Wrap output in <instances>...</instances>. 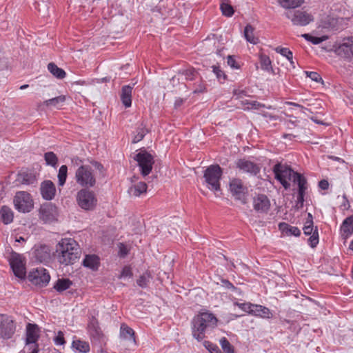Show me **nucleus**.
Instances as JSON below:
<instances>
[{"label":"nucleus","instance_id":"nucleus-48","mask_svg":"<svg viewBox=\"0 0 353 353\" xmlns=\"http://www.w3.org/2000/svg\"><path fill=\"white\" fill-rule=\"evenodd\" d=\"M220 344L221 345V347L225 353H233L234 352V348L232 345L230 343L228 340L223 337L220 340Z\"/></svg>","mask_w":353,"mask_h":353},{"label":"nucleus","instance_id":"nucleus-45","mask_svg":"<svg viewBox=\"0 0 353 353\" xmlns=\"http://www.w3.org/2000/svg\"><path fill=\"white\" fill-rule=\"evenodd\" d=\"M220 8L222 14L225 17H230L234 14V9L232 6L228 3L223 2L221 4Z\"/></svg>","mask_w":353,"mask_h":353},{"label":"nucleus","instance_id":"nucleus-3","mask_svg":"<svg viewBox=\"0 0 353 353\" xmlns=\"http://www.w3.org/2000/svg\"><path fill=\"white\" fill-rule=\"evenodd\" d=\"M273 172L275 174V178L281 183L285 190L290 188L289 181L292 180L294 183L298 185L296 180L299 179V176H300L301 179H306L301 174L294 171L286 164L276 163L273 167Z\"/></svg>","mask_w":353,"mask_h":353},{"label":"nucleus","instance_id":"nucleus-59","mask_svg":"<svg viewBox=\"0 0 353 353\" xmlns=\"http://www.w3.org/2000/svg\"><path fill=\"white\" fill-rule=\"evenodd\" d=\"M234 94L236 97L237 99L243 100L244 97L246 96V92L241 90H234Z\"/></svg>","mask_w":353,"mask_h":353},{"label":"nucleus","instance_id":"nucleus-22","mask_svg":"<svg viewBox=\"0 0 353 353\" xmlns=\"http://www.w3.org/2000/svg\"><path fill=\"white\" fill-rule=\"evenodd\" d=\"M298 181V194L296 203V208L297 209L302 208L305 201V196L306 190H307V179H301L300 176L296 180Z\"/></svg>","mask_w":353,"mask_h":353},{"label":"nucleus","instance_id":"nucleus-2","mask_svg":"<svg viewBox=\"0 0 353 353\" xmlns=\"http://www.w3.org/2000/svg\"><path fill=\"white\" fill-rule=\"evenodd\" d=\"M80 247L73 239H62L56 245L57 259L61 264H74L80 257Z\"/></svg>","mask_w":353,"mask_h":353},{"label":"nucleus","instance_id":"nucleus-55","mask_svg":"<svg viewBox=\"0 0 353 353\" xmlns=\"http://www.w3.org/2000/svg\"><path fill=\"white\" fill-rule=\"evenodd\" d=\"M195 88L193 90V93H202L205 91V86L201 80H199L196 83L194 84Z\"/></svg>","mask_w":353,"mask_h":353},{"label":"nucleus","instance_id":"nucleus-32","mask_svg":"<svg viewBox=\"0 0 353 353\" xmlns=\"http://www.w3.org/2000/svg\"><path fill=\"white\" fill-rule=\"evenodd\" d=\"M72 284V281L69 279H59L54 283V288L59 293H61L63 291L70 289Z\"/></svg>","mask_w":353,"mask_h":353},{"label":"nucleus","instance_id":"nucleus-40","mask_svg":"<svg viewBox=\"0 0 353 353\" xmlns=\"http://www.w3.org/2000/svg\"><path fill=\"white\" fill-rule=\"evenodd\" d=\"M151 278V274L149 272H145L139 276V278L137 281V283L139 287L142 288H147L148 284Z\"/></svg>","mask_w":353,"mask_h":353},{"label":"nucleus","instance_id":"nucleus-44","mask_svg":"<svg viewBox=\"0 0 353 353\" xmlns=\"http://www.w3.org/2000/svg\"><path fill=\"white\" fill-rule=\"evenodd\" d=\"M65 101V97L63 95H60L59 97L46 100L44 101V104L46 106H57L59 104L63 103Z\"/></svg>","mask_w":353,"mask_h":353},{"label":"nucleus","instance_id":"nucleus-4","mask_svg":"<svg viewBox=\"0 0 353 353\" xmlns=\"http://www.w3.org/2000/svg\"><path fill=\"white\" fill-rule=\"evenodd\" d=\"M223 174L221 168L216 164L208 166L205 172L203 177L208 188L212 191L220 190V180Z\"/></svg>","mask_w":353,"mask_h":353},{"label":"nucleus","instance_id":"nucleus-56","mask_svg":"<svg viewBox=\"0 0 353 353\" xmlns=\"http://www.w3.org/2000/svg\"><path fill=\"white\" fill-rule=\"evenodd\" d=\"M119 256L120 257L124 258L128 255L129 250L128 249L127 246L125 244H123V243H120L119 244Z\"/></svg>","mask_w":353,"mask_h":353},{"label":"nucleus","instance_id":"nucleus-54","mask_svg":"<svg viewBox=\"0 0 353 353\" xmlns=\"http://www.w3.org/2000/svg\"><path fill=\"white\" fill-rule=\"evenodd\" d=\"M63 336V333L61 331H59L57 335L54 339V343L57 345H64L65 341Z\"/></svg>","mask_w":353,"mask_h":353},{"label":"nucleus","instance_id":"nucleus-39","mask_svg":"<svg viewBox=\"0 0 353 353\" xmlns=\"http://www.w3.org/2000/svg\"><path fill=\"white\" fill-rule=\"evenodd\" d=\"M68 176V167L65 165H63L60 167L58 172V180H59V185L60 186H63L67 179Z\"/></svg>","mask_w":353,"mask_h":353},{"label":"nucleus","instance_id":"nucleus-52","mask_svg":"<svg viewBox=\"0 0 353 353\" xmlns=\"http://www.w3.org/2000/svg\"><path fill=\"white\" fill-rule=\"evenodd\" d=\"M133 274L132 272V269L130 266H124L122 269V271L121 272V275L119 276V278H131Z\"/></svg>","mask_w":353,"mask_h":353},{"label":"nucleus","instance_id":"nucleus-19","mask_svg":"<svg viewBox=\"0 0 353 353\" xmlns=\"http://www.w3.org/2000/svg\"><path fill=\"white\" fill-rule=\"evenodd\" d=\"M40 192L43 199L51 201L56 194L55 185L52 181L46 180L41 183Z\"/></svg>","mask_w":353,"mask_h":353},{"label":"nucleus","instance_id":"nucleus-61","mask_svg":"<svg viewBox=\"0 0 353 353\" xmlns=\"http://www.w3.org/2000/svg\"><path fill=\"white\" fill-rule=\"evenodd\" d=\"M92 163L98 170L101 171L103 170V165L101 163L97 161H93Z\"/></svg>","mask_w":353,"mask_h":353},{"label":"nucleus","instance_id":"nucleus-42","mask_svg":"<svg viewBox=\"0 0 353 353\" xmlns=\"http://www.w3.org/2000/svg\"><path fill=\"white\" fill-rule=\"evenodd\" d=\"M281 5L286 8H294L301 6L303 0H279Z\"/></svg>","mask_w":353,"mask_h":353},{"label":"nucleus","instance_id":"nucleus-16","mask_svg":"<svg viewBox=\"0 0 353 353\" xmlns=\"http://www.w3.org/2000/svg\"><path fill=\"white\" fill-rule=\"evenodd\" d=\"M236 167L243 172L253 176L257 175L261 171V168L258 164L245 159H238L236 161Z\"/></svg>","mask_w":353,"mask_h":353},{"label":"nucleus","instance_id":"nucleus-10","mask_svg":"<svg viewBox=\"0 0 353 353\" xmlns=\"http://www.w3.org/2000/svg\"><path fill=\"white\" fill-rule=\"evenodd\" d=\"M15 208L23 213L29 212L33 208V202L31 196L26 192H19L14 198Z\"/></svg>","mask_w":353,"mask_h":353},{"label":"nucleus","instance_id":"nucleus-43","mask_svg":"<svg viewBox=\"0 0 353 353\" xmlns=\"http://www.w3.org/2000/svg\"><path fill=\"white\" fill-rule=\"evenodd\" d=\"M260 63L262 70L268 72L272 70L271 61L267 55H261L260 57Z\"/></svg>","mask_w":353,"mask_h":353},{"label":"nucleus","instance_id":"nucleus-57","mask_svg":"<svg viewBox=\"0 0 353 353\" xmlns=\"http://www.w3.org/2000/svg\"><path fill=\"white\" fill-rule=\"evenodd\" d=\"M307 77L315 82L323 81L321 75L316 72H306Z\"/></svg>","mask_w":353,"mask_h":353},{"label":"nucleus","instance_id":"nucleus-64","mask_svg":"<svg viewBox=\"0 0 353 353\" xmlns=\"http://www.w3.org/2000/svg\"><path fill=\"white\" fill-rule=\"evenodd\" d=\"M39 344H34L33 349L30 353H39Z\"/></svg>","mask_w":353,"mask_h":353},{"label":"nucleus","instance_id":"nucleus-26","mask_svg":"<svg viewBox=\"0 0 353 353\" xmlns=\"http://www.w3.org/2000/svg\"><path fill=\"white\" fill-rule=\"evenodd\" d=\"M132 86L129 85L122 87L121 92V100L125 108H129L132 105Z\"/></svg>","mask_w":353,"mask_h":353},{"label":"nucleus","instance_id":"nucleus-24","mask_svg":"<svg viewBox=\"0 0 353 353\" xmlns=\"http://www.w3.org/2000/svg\"><path fill=\"white\" fill-rule=\"evenodd\" d=\"M341 232L344 238H348L353 234V215L345 219L341 225Z\"/></svg>","mask_w":353,"mask_h":353},{"label":"nucleus","instance_id":"nucleus-25","mask_svg":"<svg viewBox=\"0 0 353 353\" xmlns=\"http://www.w3.org/2000/svg\"><path fill=\"white\" fill-rule=\"evenodd\" d=\"M251 314L265 319H270L272 317V313L270 310L261 305L254 304Z\"/></svg>","mask_w":353,"mask_h":353},{"label":"nucleus","instance_id":"nucleus-41","mask_svg":"<svg viewBox=\"0 0 353 353\" xmlns=\"http://www.w3.org/2000/svg\"><path fill=\"white\" fill-rule=\"evenodd\" d=\"M148 132V130L144 126L141 125L137 128L136 134L132 139V143H137L141 141Z\"/></svg>","mask_w":353,"mask_h":353},{"label":"nucleus","instance_id":"nucleus-14","mask_svg":"<svg viewBox=\"0 0 353 353\" xmlns=\"http://www.w3.org/2000/svg\"><path fill=\"white\" fill-rule=\"evenodd\" d=\"M88 332L92 345L102 349L106 344V337L97 323H92L88 325Z\"/></svg>","mask_w":353,"mask_h":353},{"label":"nucleus","instance_id":"nucleus-15","mask_svg":"<svg viewBox=\"0 0 353 353\" xmlns=\"http://www.w3.org/2000/svg\"><path fill=\"white\" fill-rule=\"evenodd\" d=\"M15 332V325L12 319L6 315L0 316V337L10 339Z\"/></svg>","mask_w":353,"mask_h":353},{"label":"nucleus","instance_id":"nucleus-1","mask_svg":"<svg viewBox=\"0 0 353 353\" xmlns=\"http://www.w3.org/2000/svg\"><path fill=\"white\" fill-rule=\"evenodd\" d=\"M217 322L218 319L214 314L209 311L200 312L191 321L192 336L198 341H201L207 332L216 327Z\"/></svg>","mask_w":353,"mask_h":353},{"label":"nucleus","instance_id":"nucleus-20","mask_svg":"<svg viewBox=\"0 0 353 353\" xmlns=\"http://www.w3.org/2000/svg\"><path fill=\"white\" fill-rule=\"evenodd\" d=\"M303 230L305 235H311L308 239V243L310 247L312 248H316L319 241L317 227H315L314 229V224L310 225L309 223H305Z\"/></svg>","mask_w":353,"mask_h":353},{"label":"nucleus","instance_id":"nucleus-27","mask_svg":"<svg viewBox=\"0 0 353 353\" xmlns=\"http://www.w3.org/2000/svg\"><path fill=\"white\" fill-rule=\"evenodd\" d=\"M17 181L23 185H32L37 181L34 174L29 172H21L17 175Z\"/></svg>","mask_w":353,"mask_h":353},{"label":"nucleus","instance_id":"nucleus-23","mask_svg":"<svg viewBox=\"0 0 353 353\" xmlns=\"http://www.w3.org/2000/svg\"><path fill=\"white\" fill-rule=\"evenodd\" d=\"M82 265L92 270H97L100 265V259L96 254H87L82 261Z\"/></svg>","mask_w":353,"mask_h":353},{"label":"nucleus","instance_id":"nucleus-6","mask_svg":"<svg viewBox=\"0 0 353 353\" xmlns=\"http://www.w3.org/2000/svg\"><path fill=\"white\" fill-rule=\"evenodd\" d=\"M77 201L79 207L85 210H92L97 204L94 193L87 189H82L78 192Z\"/></svg>","mask_w":353,"mask_h":353},{"label":"nucleus","instance_id":"nucleus-49","mask_svg":"<svg viewBox=\"0 0 353 353\" xmlns=\"http://www.w3.org/2000/svg\"><path fill=\"white\" fill-rule=\"evenodd\" d=\"M301 36L305 40H307L308 41H310L311 43H312L313 44H315V45H317V44H319V43H322L326 39L325 37H317L312 36V35H310L309 34H303Z\"/></svg>","mask_w":353,"mask_h":353},{"label":"nucleus","instance_id":"nucleus-33","mask_svg":"<svg viewBox=\"0 0 353 353\" xmlns=\"http://www.w3.org/2000/svg\"><path fill=\"white\" fill-rule=\"evenodd\" d=\"M279 230L285 232L288 235H293L295 236H299L301 234V230L295 226H292L286 223H280L279 225Z\"/></svg>","mask_w":353,"mask_h":353},{"label":"nucleus","instance_id":"nucleus-36","mask_svg":"<svg viewBox=\"0 0 353 353\" xmlns=\"http://www.w3.org/2000/svg\"><path fill=\"white\" fill-rule=\"evenodd\" d=\"M72 346L79 352L88 353L90 352V345L86 341L74 340L72 343Z\"/></svg>","mask_w":353,"mask_h":353},{"label":"nucleus","instance_id":"nucleus-60","mask_svg":"<svg viewBox=\"0 0 353 353\" xmlns=\"http://www.w3.org/2000/svg\"><path fill=\"white\" fill-rule=\"evenodd\" d=\"M319 186L321 189L325 190L329 188V183L327 180L323 179L319 181Z\"/></svg>","mask_w":353,"mask_h":353},{"label":"nucleus","instance_id":"nucleus-35","mask_svg":"<svg viewBox=\"0 0 353 353\" xmlns=\"http://www.w3.org/2000/svg\"><path fill=\"white\" fill-rule=\"evenodd\" d=\"M254 28L251 25L248 24L244 29V37L247 41L252 44H256L259 43V39L254 37Z\"/></svg>","mask_w":353,"mask_h":353},{"label":"nucleus","instance_id":"nucleus-47","mask_svg":"<svg viewBox=\"0 0 353 353\" xmlns=\"http://www.w3.org/2000/svg\"><path fill=\"white\" fill-rule=\"evenodd\" d=\"M243 105H248V109H255L258 110L261 107H264L263 104L260 103L256 101H250L248 99H243L241 101Z\"/></svg>","mask_w":353,"mask_h":353},{"label":"nucleus","instance_id":"nucleus-18","mask_svg":"<svg viewBox=\"0 0 353 353\" xmlns=\"http://www.w3.org/2000/svg\"><path fill=\"white\" fill-rule=\"evenodd\" d=\"M254 210L259 213H266L270 208V201L265 194H259L253 198Z\"/></svg>","mask_w":353,"mask_h":353},{"label":"nucleus","instance_id":"nucleus-31","mask_svg":"<svg viewBox=\"0 0 353 353\" xmlns=\"http://www.w3.org/2000/svg\"><path fill=\"white\" fill-rule=\"evenodd\" d=\"M197 71L193 68H189L188 69H181L178 72L179 77H183L181 80L185 81H193L196 80L198 76Z\"/></svg>","mask_w":353,"mask_h":353},{"label":"nucleus","instance_id":"nucleus-8","mask_svg":"<svg viewBox=\"0 0 353 353\" xmlns=\"http://www.w3.org/2000/svg\"><path fill=\"white\" fill-rule=\"evenodd\" d=\"M335 53L346 61H353V37L344 38L335 48Z\"/></svg>","mask_w":353,"mask_h":353},{"label":"nucleus","instance_id":"nucleus-21","mask_svg":"<svg viewBox=\"0 0 353 353\" xmlns=\"http://www.w3.org/2000/svg\"><path fill=\"white\" fill-rule=\"evenodd\" d=\"M39 327L37 324L28 323L26 326V345L38 344Z\"/></svg>","mask_w":353,"mask_h":353},{"label":"nucleus","instance_id":"nucleus-51","mask_svg":"<svg viewBox=\"0 0 353 353\" xmlns=\"http://www.w3.org/2000/svg\"><path fill=\"white\" fill-rule=\"evenodd\" d=\"M205 346L210 353H221V350L216 345L213 344L209 341L205 342Z\"/></svg>","mask_w":353,"mask_h":353},{"label":"nucleus","instance_id":"nucleus-9","mask_svg":"<svg viewBox=\"0 0 353 353\" xmlns=\"http://www.w3.org/2000/svg\"><path fill=\"white\" fill-rule=\"evenodd\" d=\"M134 160L137 161L141 169V173L143 176L148 175L152 169L154 163L153 157L145 150L141 151L134 157Z\"/></svg>","mask_w":353,"mask_h":353},{"label":"nucleus","instance_id":"nucleus-63","mask_svg":"<svg viewBox=\"0 0 353 353\" xmlns=\"http://www.w3.org/2000/svg\"><path fill=\"white\" fill-rule=\"evenodd\" d=\"M305 223H309L310 225L314 224L313 216L311 213L307 214V218Z\"/></svg>","mask_w":353,"mask_h":353},{"label":"nucleus","instance_id":"nucleus-5","mask_svg":"<svg viewBox=\"0 0 353 353\" xmlns=\"http://www.w3.org/2000/svg\"><path fill=\"white\" fill-rule=\"evenodd\" d=\"M77 183L82 187L92 188L96 183V179L91 168L88 165H81L76 171Z\"/></svg>","mask_w":353,"mask_h":353},{"label":"nucleus","instance_id":"nucleus-38","mask_svg":"<svg viewBox=\"0 0 353 353\" xmlns=\"http://www.w3.org/2000/svg\"><path fill=\"white\" fill-rule=\"evenodd\" d=\"M44 159L48 165L55 168L57 165L58 158L53 152H47L44 154Z\"/></svg>","mask_w":353,"mask_h":353},{"label":"nucleus","instance_id":"nucleus-53","mask_svg":"<svg viewBox=\"0 0 353 353\" xmlns=\"http://www.w3.org/2000/svg\"><path fill=\"white\" fill-rule=\"evenodd\" d=\"M221 285L225 289L230 290L232 292L236 291L238 289L232 283L227 279H221Z\"/></svg>","mask_w":353,"mask_h":353},{"label":"nucleus","instance_id":"nucleus-28","mask_svg":"<svg viewBox=\"0 0 353 353\" xmlns=\"http://www.w3.org/2000/svg\"><path fill=\"white\" fill-rule=\"evenodd\" d=\"M147 191V184L145 182H139L132 185L128 189V193L133 196H139Z\"/></svg>","mask_w":353,"mask_h":353},{"label":"nucleus","instance_id":"nucleus-50","mask_svg":"<svg viewBox=\"0 0 353 353\" xmlns=\"http://www.w3.org/2000/svg\"><path fill=\"white\" fill-rule=\"evenodd\" d=\"M234 305H237L243 311L248 312L250 314H251V310H252V306L254 305V304L250 303H240L238 302L234 303Z\"/></svg>","mask_w":353,"mask_h":353},{"label":"nucleus","instance_id":"nucleus-11","mask_svg":"<svg viewBox=\"0 0 353 353\" xmlns=\"http://www.w3.org/2000/svg\"><path fill=\"white\" fill-rule=\"evenodd\" d=\"M230 190L236 200L240 201L242 204L247 203L248 188L243 185L241 179H232L230 182Z\"/></svg>","mask_w":353,"mask_h":353},{"label":"nucleus","instance_id":"nucleus-62","mask_svg":"<svg viewBox=\"0 0 353 353\" xmlns=\"http://www.w3.org/2000/svg\"><path fill=\"white\" fill-rule=\"evenodd\" d=\"M183 101H184L183 99L181 98L176 99L174 102L175 108H178V107L181 106L183 103Z\"/></svg>","mask_w":353,"mask_h":353},{"label":"nucleus","instance_id":"nucleus-46","mask_svg":"<svg viewBox=\"0 0 353 353\" xmlns=\"http://www.w3.org/2000/svg\"><path fill=\"white\" fill-rule=\"evenodd\" d=\"M212 72L215 74L216 78L220 82H223L226 79V74L221 69L219 65H212Z\"/></svg>","mask_w":353,"mask_h":353},{"label":"nucleus","instance_id":"nucleus-17","mask_svg":"<svg viewBox=\"0 0 353 353\" xmlns=\"http://www.w3.org/2000/svg\"><path fill=\"white\" fill-rule=\"evenodd\" d=\"M287 17L291 19L294 25L302 26L307 25L313 19L310 14L300 10L288 12Z\"/></svg>","mask_w":353,"mask_h":353},{"label":"nucleus","instance_id":"nucleus-34","mask_svg":"<svg viewBox=\"0 0 353 353\" xmlns=\"http://www.w3.org/2000/svg\"><path fill=\"white\" fill-rule=\"evenodd\" d=\"M48 69L53 76L59 79H62L65 77V72L54 63H48Z\"/></svg>","mask_w":353,"mask_h":353},{"label":"nucleus","instance_id":"nucleus-37","mask_svg":"<svg viewBox=\"0 0 353 353\" xmlns=\"http://www.w3.org/2000/svg\"><path fill=\"white\" fill-rule=\"evenodd\" d=\"M276 51L280 53L282 56L286 57V59L290 61L291 66L293 68H295V63L293 60V54L289 48L277 47L276 48Z\"/></svg>","mask_w":353,"mask_h":353},{"label":"nucleus","instance_id":"nucleus-58","mask_svg":"<svg viewBox=\"0 0 353 353\" xmlns=\"http://www.w3.org/2000/svg\"><path fill=\"white\" fill-rule=\"evenodd\" d=\"M227 63L228 65L233 69H239L240 68V65L236 63L234 56L228 55Z\"/></svg>","mask_w":353,"mask_h":353},{"label":"nucleus","instance_id":"nucleus-7","mask_svg":"<svg viewBox=\"0 0 353 353\" xmlns=\"http://www.w3.org/2000/svg\"><path fill=\"white\" fill-rule=\"evenodd\" d=\"M9 263L15 276L21 279L26 278V260L23 255L12 252L9 258Z\"/></svg>","mask_w":353,"mask_h":353},{"label":"nucleus","instance_id":"nucleus-12","mask_svg":"<svg viewBox=\"0 0 353 353\" xmlns=\"http://www.w3.org/2000/svg\"><path fill=\"white\" fill-rule=\"evenodd\" d=\"M28 280L34 285L44 287L50 280V276L43 268H37L30 272Z\"/></svg>","mask_w":353,"mask_h":353},{"label":"nucleus","instance_id":"nucleus-29","mask_svg":"<svg viewBox=\"0 0 353 353\" xmlns=\"http://www.w3.org/2000/svg\"><path fill=\"white\" fill-rule=\"evenodd\" d=\"M120 336L124 340L135 343L134 331L124 323L121 325Z\"/></svg>","mask_w":353,"mask_h":353},{"label":"nucleus","instance_id":"nucleus-13","mask_svg":"<svg viewBox=\"0 0 353 353\" xmlns=\"http://www.w3.org/2000/svg\"><path fill=\"white\" fill-rule=\"evenodd\" d=\"M58 209L52 203H44L39 209V219L45 223H52L57 219Z\"/></svg>","mask_w":353,"mask_h":353},{"label":"nucleus","instance_id":"nucleus-30","mask_svg":"<svg viewBox=\"0 0 353 353\" xmlns=\"http://www.w3.org/2000/svg\"><path fill=\"white\" fill-rule=\"evenodd\" d=\"M14 218L13 212L12 210L6 206L3 205L0 209V219L6 225L12 222Z\"/></svg>","mask_w":353,"mask_h":353}]
</instances>
